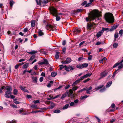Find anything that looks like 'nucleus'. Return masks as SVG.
Returning <instances> with one entry per match:
<instances>
[{
    "label": "nucleus",
    "mask_w": 123,
    "mask_h": 123,
    "mask_svg": "<svg viewBox=\"0 0 123 123\" xmlns=\"http://www.w3.org/2000/svg\"><path fill=\"white\" fill-rule=\"evenodd\" d=\"M100 12L96 10H94L93 12L89 13L88 17L86 18V20L87 21L89 20L91 21L94 19L96 17L101 16Z\"/></svg>",
    "instance_id": "nucleus-1"
},
{
    "label": "nucleus",
    "mask_w": 123,
    "mask_h": 123,
    "mask_svg": "<svg viewBox=\"0 0 123 123\" xmlns=\"http://www.w3.org/2000/svg\"><path fill=\"white\" fill-rule=\"evenodd\" d=\"M104 18L106 21L109 23H112L114 22V17L111 13L109 12L106 13Z\"/></svg>",
    "instance_id": "nucleus-2"
},
{
    "label": "nucleus",
    "mask_w": 123,
    "mask_h": 123,
    "mask_svg": "<svg viewBox=\"0 0 123 123\" xmlns=\"http://www.w3.org/2000/svg\"><path fill=\"white\" fill-rule=\"evenodd\" d=\"M50 10L51 13L53 16H56V20L57 21H59L61 19L59 16H57L58 13L56 9L53 7H52L50 8Z\"/></svg>",
    "instance_id": "nucleus-3"
},
{
    "label": "nucleus",
    "mask_w": 123,
    "mask_h": 123,
    "mask_svg": "<svg viewBox=\"0 0 123 123\" xmlns=\"http://www.w3.org/2000/svg\"><path fill=\"white\" fill-rule=\"evenodd\" d=\"M60 0H44L43 1H42L41 0H39V2H38V0H36V1L37 5H40V6H44L45 5V4L47 3L49 1H59Z\"/></svg>",
    "instance_id": "nucleus-4"
},
{
    "label": "nucleus",
    "mask_w": 123,
    "mask_h": 123,
    "mask_svg": "<svg viewBox=\"0 0 123 123\" xmlns=\"http://www.w3.org/2000/svg\"><path fill=\"white\" fill-rule=\"evenodd\" d=\"M6 89L7 91L5 92V96L6 98H8L10 97L9 95L11 94L12 88L10 86H7L6 87Z\"/></svg>",
    "instance_id": "nucleus-5"
},
{
    "label": "nucleus",
    "mask_w": 123,
    "mask_h": 123,
    "mask_svg": "<svg viewBox=\"0 0 123 123\" xmlns=\"http://www.w3.org/2000/svg\"><path fill=\"white\" fill-rule=\"evenodd\" d=\"M46 28L47 30L50 31H54L55 29V26L54 25L48 24L46 25Z\"/></svg>",
    "instance_id": "nucleus-6"
},
{
    "label": "nucleus",
    "mask_w": 123,
    "mask_h": 123,
    "mask_svg": "<svg viewBox=\"0 0 123 123\" xmlns=\"http://www.w3.org/2000/svg\"><path fill=\"white\" fill-rule=\"evenodd\" d=\"M95 25L93 23H88L87 25V28L90 30L91 29L93 28H95Z\"/></svg>",
    "instance_id": "nucleus-7"
},
{
    "label": "nucleus",
    "mask_w": 123,
    "mask_h": 123,
    "mask_svg": "<svg viewBox=\"0 0 123 123\" xmlns=\"http://www.w3.org/2000/svg\"><path fill=\"white\" fill-rule=\"evenodd\" d=\"M107 72L106 70H105L100 73V76L101 79L103 77H104L107 76Z\"/></svg>",
    "instance_id": "nucleus-8"
},
{
    "label": "nucleus",
    "mask_w": 123,
    "mask_h": 123,
    "mask_svg": "<svg viewBox=\"0 0 123 123\" xmlns=\"http://www.w3.org/2000/svg\"><path fill=\"white\" fill-rule=\"evenodd\" d=\"M71 61V59L69 57L65 61H61V63L63 64H68L70 63Z\"/></svg>",
    "instance_id": "nucleus-9"
},
{
    "label": "nucleus",
    "mask_w": 123,
    "mask_h": 123,
    "mask_svg": "<svg viewBox=\"0 0 123 123\" xmlns=\"http://www.w3.org/2000/svg\"><path fill=\"white\" fill-rule=\"evenodd\" d=\"M103 31H100L97 33L96 34V37L97 38H98L103 33Z\"/></svg>",
    "instance_id": "nucleus-10"
},
{
    "label": "nucleus",
    "mask_w": 123,
    "mask_h": 123,
    "mask_svg": "<svg viewBox=\"0 0 123 123\" xmlns=\"http://www.w3.org/2000/svg\"><path fill=\"white\" fill-rule=\"evenodd\" d=\"M19 88L21 90L24 92H28V90L25 89V87L22 86H19Z\"/></svg>",
    "instance_id": "nucleus-11"
},
{
    "label": "nucleus",
    "mask_w": 123,
    "mask_h": 123,
    "mask_svg": "<svg viewBox=\"0 0 123 123\" xmlns=\"http://www.w3.org/2000/svg\"><path fill=\"white\" fill-rule=\"evenodd\" d=\"M123 62V60H122L121 62H117L113 66V68H115L117 66L119 65L120 64H122V63Z\"/></svg>",
    "instance_id": "nucleus-12"
},
{
    "label": "nucleus",
    "mask_w": 123,
    "mask_h": 123,
    "mask_svg": "<svg viewBox=\"0 0 123 123\" xmlns=\"http://www.w3.org/2000/svg\"><path fill=\"white\" fill-rule=\"evenodd\" d=\"M32 79L33 82L37 83V77L32 76Z\"/></svg>",
    "instance_id": "nucleus-13"
},
{
    "label": "nucleus",
    "mask_w": 123,
    "mask_h": 123,
    "mask_svg": "<svg viewBox=\"0 0 123 123\" xmlns=\"http://www.w3.org/2000/svg\"><path fill=\"white\" fill-rule=\"evenodd\" d=\"M104 86V85H100L95 88V89L96 90V91L98 90L99 89L102 88Z\"/></svg>",
    "instance_id": "nucleus-14"
},
{
    "label": "nucleus",
    "mask_w": 123,
    "mask_h": 123,
    "mask_svg": "<svg viewBox=\"0 0 123 123\" xmlns=\"http://www.w3.org/2000/svg\"><path fill=\"white\" fill-rule=\"evenodd\" d=\"M80 31L81 30L80 29L77 28V29H75L74 30V32L75 34H76L77 32L79 33L80 32Z\"/></svg>",
    "instance_id": "nucleus-15"
},
{
    "label": "nucleus",
    "mask_w": 123,
    "mask_h": 123,
    "mask_svg": "<svg viewBox=\"0 0 123 123\" xmlns=\"http://www.w3.org/2000/svg\"><path fill=\"white\" fill-rule=\"evenodd\" d=\"M107 60V59L105 57L102 59L100 60L99 61V62L100 63H101L103 62H105Z\"/></svg>",
    "instance_id": "nucleus-16"
},
{
    "label": "nucleus",
    "mask_w": 123,
    "mask_h": 123,
    "mask_svg": "<svg viewBox=\"0 0 123 123\" xmlns=\"http://www.w3.org/2000/svg\"><path fill=\"white\" fill-rule=\"evenodd\" d=\"M112 83V82L111 81L108 82L106 85V87L107 88L110 87Z\"/></svg>",
    "instance_id": "nucleus-17"
},
{
    "label": "nucleus",
    "mask_w": 123,
    "mask_h": 123,
    "mask_svg": "<svg viewBox=\"0 0 123 123\" xmlns=\"http://www.w3.org/2000/svg\"><path fill=\"white\" fill-rule=\"evenodd\" d=\"M38 33L40 36H42L44 34L43 32L40 30H38Z\"/></svg>",
    "instance_id": "nucleus-18"
},
{
    "label": "nucleus",
    "mask_w": 123,
    "mask_h": 123,
    "mask_svg": "<svg viewBox=\"0 0 123 123\" xmlns=\"http://www.w3.org/2000/svg\"><path fill=\"white\" fill-rule=\"evenodd\" d=\"M57 74V73L55 72H53L51 74V75L53 77H55Z\"/></svg>",
    "instance_id": "nucleus-19"
},
{
    "label": "nucleus",
    "mask_w": 123,
    "mask_h": 123,
    "mask_svg": "<svg viewBox=\"0 0 123 123\" xmlns=\"http://www.w3.org/2000/svg\"><path fill=\"white\" fill-rule=\"evenodd\" d=\"M31 107L32 108H35L36 109H38L37 106V105H32L31 106Z\"/></svg>",
    "instance_id": "nucleus-20"
},
{
    "label": "nucleus",
    "mask_w": 123,
    "mask_h": 123,
    "mask_svg": "<svg viewBox=\"0 0 123 123\" xmlns=\"http://www.w3.org/2000/svg\"><path fill=\"white\" fill-rule=\"evenodd\" d=\"M37 52V51L33 50L31 52H28V53L30 54L33 55L36 53Z\"/></svg>",
    "instance_id": "nucleus-21"
},
{
    "label": "nucleus",
    "mask_w": 123,
    "mask_h": 123,
    "mask_svg": "<svg viewBox=\"0 0 123 123\" xmlns=\"http://www.w3.org/2000/svg\"><path fill=\"white\" fill-rule=\"evenodd\" d=\"M59 52H56V54L55 55V57L56 59H58L59 57Z\"/></svg>",
    "instance_id": "nucleus-22"
},
{
    "label": "nucleus",
    "mask_w": 123,
    "mask_h": 123,
    "mask_svg": "<svg viewBox=\"0 0 123 123\" xmlns=\"http://www.w3.org/2000/svg\"><path fill=\"white\" fill-rule=\"evenodd\" d=\"M29 65V64L26 63L24 64L22 68H26L28 67Z\"/></svg>",
    "instance_id": "nucleus-23"
},
{
    "label": "nucleus",
    "mask_w": 123,
    "mask_h": 123,
    "mask_svg": "<svg viewBox=\"0 0 123 123\" xmlns=\"http://www.w3.org/2000/svg\"><path fill=\"white\" fill-rule=\"evenodd\" d=\"M92 73H88L86 74L85 75H84L85 78L90 77L92 75Z\"/></svg>",
    "instance_id": "nucleus-24"
},
{
    "label": "nucleus",
    "mask_w": 123,
    "mask_h": 123,
    "mask_svg": "<svg viewBox=\"0 0 123 123\" xmlns=\"http://www.w3.org/2000/svg\"><path fill=\"white\" fill-rule=\"evenodd\" d=\"M35 21L34 20H32L31 22V25L32 27H34L35 25Z\"/></svg>",
    "instance_id": "nucleus-25"
},
{
    "label": "nucleus",
    "mask_w": 123,
    "mask_h": 123,
    "mask_svg": "<svg viewBox=\"0 0 123 123\" xmlns=\"http://www.w3.org/2000/svg\"><path fill=\"white\" fill-rule=\"evenodd\" d=\"M80 80L79 79L77 80L74 82V83H73V85H75L79 83L80 82Z\"/></svg>",
    "instance_id": "nucleus-26"
},
{
    "label": "nucleus",
    "mask_w": 123,
    "mask_h": 123,
    "mask_svg": "<svg viewBox=\"0 0 123 123\" xmlns=\"http://www.w3.org/2000/svg\"><path fill=\"white\" fill-rule=\"evenodd\" d=\"M83 68H84L88 66V64L87 63H84L82 64Z\"/></svg>",
    "instance_id": "nucleus-27"
},
{
    "label": "nucleus",
    "mask_w": 123,
    "mask_h": 123,
    "mask_svg": "<svg viewBox=\"0 0 123 123\" xmlns=\"http://www.w3.org/2000/svg\"><path fill=\"white\" fill-rule=\"evenodd\" d=\"M92 89V87L91 86H90L89 88L86 87L84 88L85 90L86 91H89Z\"/></svg>",
    "instance_id": "nucleus-28"
},
{
    "label": "nucleus",
    "mask_w": 123,
    "mask_h": 123,
    "mask_svg": "<svg viewBox=\"0 0 123 123\" xmlns=\"http://www.w3.org/2000/svg\"><path fill=\"white\" fill-rule=\"evenodd\" d=\"M116 26H113L112 27L111 29H110V31H112L113 30L115 29L116 28Z\"/></svg>",
    "instance_id": "nucleus-29"
},
{
    "label": "nucleus",
    "mask_w": 123,
    "mask_h": 123,
    "mask_svg": "<svg viewBox=\"0 0 123 123\" xmlns=\"http://www.w3.org/2000/svg\"><path fill=\"white\" fill-rule=\"evenodd\" d=\"M43 62L44 64H48L49 63L48 61L46 59L43 60Z\"/></svg>",
    "instance_id": "nucleus-30"
},
{
    "label": "nucleus",
    "mask_w": 123,
    "mask_h": 123,
    "mask_svg": "<svg viewBox=\"0 0 123 123\" xmlns=\"http://www.w3.org/2000/svg\"><path fill=\"white\" fill-rule=\"evenodd\" d=\"M77 68H83L82 64L78 65L76 66Z\"/></svg>",
    "instance_id": "nucleus-31"
},
{
    "label": "nucleus",
    "mask_w": 123,
    "mask_h": 123,
    "mask_svg": "<svg viewBox=\"0 0 123 123\" xmlns=\"http://www.w3.org/2000/svg\"><path fill=\"white\" fill-rule=\"evenodd\" d=\"M66 94L65 93L62 95L61 97V99H63V98H65L66 96Z\"/></svg>",
    "instance_id": "nucleus-32"
},
{
    "label": "nucleus",
    "mask_w": 123,
    "mask_h": 123,
    "mask_svg": "<svg viewBox=\"0 0 123 123\" xmlns=\"http://www.w3.org/2000/svg\"><path fill=\"white\" fill-rule=\"evenodd\" d=\"M118 43H114L113 45V47L115 48H117L118 46Z\"/></svg>",
    "instance_id": "nucleus-33"
},
{
    "label": "nucleus",
    "mask_w": 123,
    "mask_h": 123,
    "mask_svg": "<svg viewBox=\"0 0 123 123\" xmlns=\"http://www.w3.org/2000/svg\"><path fill=\"white\" fill-rule=\"evenodd\" d=\"M18 92V91L16 89H14L13 90V93L15 95H16L17 94Z\"/></svg>",
    "instance_id": "nucleus-34"
},
{
    "label": "nucleus",
    "mask_w": 123,
    "mask_h": 123,
    "mask_svg": "<svg viewBox=\"0 0 123 123\" xmlns=\"http://www.w3.org/2000/svg\"><path fill=\"white\" fill-rule=\"evenodd\" d=\"M13 102L16 104H19L20 103V102L17 101L16 99H14Z\"/></svg>",
    "instance_id": "nucleus-35"
},
{
    "label": "nucleus",
    "mask_w": 123,
    "mask_h": 123,
    "mask_svg": "<svg viewBox=\"0 0 123 123\" xmlns=\"http://www.w3.org/2000/svg\"><path fill=\"white\" fill-rule=\"evenodd\" d=\"M14 2L13 0L10 1L9 3L10 6L11 7H12V6L14 4Z\"/></svg>",
    "instance_id": "nucleus-36"
},
{
    "label": "nucleus",
    "mask_w": 123,
    "mask_h": 123,
    "mask_svg": "<svg viewBox=\"0 0 123 123\" xmlns=\"http://www.w3.org/2000/svg\"><path fill=\"white\" fill-rule=\"evenodd\" d=\"M69 106V105L68 104H67L66 105L64 106L63 108V109H66L68 108Z\"/></svg>",
    "instance_id": "nucleus-37"
},
{
    "label": "nucleus",
    "mask_w": 123,
    "mask_h": 123,
    "mask_svg": "<svg viewBox=\"0 0 123 123\" xmlns=\"http://www.w3.org/2000/svg\"><path fill=\"white\" fill-rule=\"evenodd\" d=\"M60 112L61 111L60 110H55L54 111V113H60Z\"/></svg>",
    "instance_id": "nucleus-38"
},
{
    "label": "nucleus",
    "mask_w": 123,
    "mask_h": 123,
    "mask_svg": "<svg viewBox=\"0 0 123 123\" xmlns=\"http://www.w3.org/2000/svg\"><path fill=\"white\" fill-rule=\"evenodd\" d=\"M64 67L66 70L68 71H69V66L67 67L66 65H65Z\"/></svg>",
    "instance_id": "nucleus-39"
},
{
    "label": "nucleus",
    "mask_w": 123,
    "mask_h": 123,
    "mask_svg": "<svg viewBox=\"0 0 123 123\" xmlns=\"http://www.w3.org/2000/svg\"><path fill=\"white\" fill-rule=\"evenodd\" d=\"M118 70H119V69H117L115 71V72L113 74V76H112V77H115L116 74L117 73V72L118 71Z\"/></svg>",
    "instance_id": "nucleus-40"
},
{
    "label": "nucleus",
    "mask_w": 123,
    "mask_h": 123,
    "mask_svg": "<svg viewBox=\"0 0 123 123\" xmlns=\"http://www.w3.org/2000/svg\"><path fill=\"white\" fill-rule=\"evenodd\" d=\"M88 97V96L87 95H85V96H82L81 97L80 99H81L82 100V99H83L84 98H87Z\"/></svg>",
    "instance_id": "nucleus-41"
},
{
    "label": "nucleus",
    "mask_w": 123,
    "mask_h": 123,
    "mask_svg": "<svg viewBox=\"0 0 123 123\" xmlns=\"http://www.w3.org/2000/svg\"><path fill=\"white\" fill-rule=\"evenodd\" d=\"M69 92L68 91H67L65 93L66 94V95H67L69 96L71 95Z\"/></svg>",
    "instance_id": "nucleus-42"
},
{
    "label": "nucleus",
    "mask_w": 123,
    "mask_h": 123,
    "mask_svg": "<svg viewBox=\"0 0 123 123\" xmlns=\"http://www.w3.org/2000/svg\"><path fill=\"white\" fill-rule=\"evenodd\" d=\"M59 66H60L59 69L60 70H62L63 68H64V66H63V65H59Z\"/></svg>",
    "instance_id": "nucleus-43"
},
{
    "label": "nucleus",
    "mask_w": 123,
    "mask_h": 123,
    "mask_svg": "<svg viewBox=\"0 0 123 123\" xmlns=\"http://www.w3.org/2000/svg\"><path fill=\"white\" fill-rule=\"evenodd\" d=\"M119 65L118 67V69H120L123 67V65L122 64H120Z\"/></svg>",
    "instance_id": "nucleus-44"
},
{
    "label": "nucleus",
    "mask_w": 123,
    "mask_h": 123,
    "mask_svg": "<svg viewBox=\"0 0 123 123\" xmlns=\"http://www.w3.org/2000/svg\"><path fill=\"white\" fill-rule=\"evenodd\" d=\"M5 88V86H3L0 89V93H1L2 92V90L3 89Z\"/></svg>",
    "instance_id": "nucleus-45"
},
{
    "label": "nucleus",
    "mask_w": 123,
    "mask_h": 123,
    "mask_svg": "<svg viewBox=\"0 0 123 123\" xmlns=\"http://www.w3.org/2000/svg\"><path fill=\"white\" fill-rule=\"evenodd\" d=\"M118 34L117 33H116L114 35V37L115 38H117L118 37Z\"/></svg>",
    "instance_id": "nucleus-46"
},
{
    "label": "nucleus",
    "mask_w": 123,
    "mask_h": 123,
    "mask_svg": "<svg viewBox=\"0 0 123 123\" xmlns=\"http://www.w3.org/2000/svg\"><path fill=\"white\" fill-rule=\"evenodd\" d=\"M83 56H82V57H80L78 59V61H80L81 60H83L84 59V58H83Z\"/></svg>",
    "instance_id": "nucleus-47"
},
{
    "label": "nucleus",
    "mask_w": 123,
    "mask_h": 123,
    "mask_svg": "<svg viewBox=\"0 0 123 123\" xmlns=\"http://www.w3.org/2000/svg\"><path fill=\"white\" fill-rule=\"evenodd\" d=\"M82 11V9H79L75 10L76 12H80Z\"/></svg>",
    "instance_id": "nucleus-48"
},
{
    "label": "nucleus",
    "mask_w": 123,
    "mask_h": 123,
    "mask_svg": "<svg viewBox=\"0 0 123 123\" xmlns=\"http://www.w3.org/2000/svg\"><path fill=\"white\" fill-rule=\"evenodd\" d=\"M105 87L103 88H102L99 91V92H102L105 91Z\"/></svg>",
    "instance_id": "nucleus-49"
},
{
    "label": "nucleus",
    "mask_w": 123,
    "mask_h": 123,
    "mask_svg": "<svg viewBox=\"0 0 123 123\" xmlns=\"http://www.w3.org/2000/svg\"><path fill=\"white\" fill-rule=\"evenodd\" d=\"M78 88V87L77 86L73 87L72 88V89L74 91H75L77 90Z\"/></svg>",
    "instance_id": "nucleus-50"
},
{
    "label": "nucleus",
    "mask_w": 123,
    "mask_h": 123,
    "mask_svg": "<svg viewBox=\"0 0 123 123\" xmlns=\"http://www.w3.org/2000/svg\"><path fill=\"white\" fill-rule=\"evenodd\" d=\"M94 117L97 120L98 122H100L101 120L98 117L96 116H95Z\"/></svg>",
    "instance_id": "nucleus-51"
},
{
    "label": "nucleus",
    "mask_w": 123,
    "mask_h": 123,
    "mask_svg": "<svg viewBox=\"0 0 123 123\" xmlns=\"http://www.w3.org/2000/svg\"><path fill=\"white\" fill-rule=\"evenodd\" d=\"M16 123V121L14 120H13L12 121L9 122V123Z\"/></svg>",
    "instance_id": "nucleus-52"
},
{
    "label": "nucleus",
    "mask_w": 123,
    "mask_h": 123,
    "mask_svg": "<svg viewBox=\"0 0 123 123\" xmlns=\"http://www.w3.org/2000/svg\"><path fill=\"white\" fill-rule=\"evenodd\" d=\"M90 79L89 78H88L87 79H86V80H85L84 81H83V82L84 83H86L88 81L90 80Z\"/></svg>",
    "instance_id": "nucleus-53"
},
{
    "label": "nucleus",
    "mask_w": 123,
    "mask_h": 123,
    "mask_svg": "<svg viewBox=\"0 0 123 123\" xmlns=\"http://www.w3.org/2000/svg\"><path fill=\"white\" fill-rule=\"evenodd\" d=\"M35 58V55H32L30 59V60H33Z\"/></svg>",
    "instance_id": "nucleus-54"
},
{
    "label": "nucleus",
    "mask_w": 123,
    "mask_h": 123,
    "mask_svg": "<svg viewBox=\"0 0 123 123\" xmlns=\"http://www.w3.org/2000/svg\"><path fill=\"white\" fill-rule=\"evenodd\" d=\"M108 30V28H103L102 29V30L104 32V31H106Z\"/></svg>",
    "instance_id": "nucleus-55"
},
{
    "label": "nucleus",
    "mask_w": 123,
    "mask_h": 123,
    "mask_svg": "<svg viewBox=\"0 0 123 123\" xmlns=\"http://www.w3.org/2000/svg\"><path fill=\"white\" fill-rule=\"evenodd\" d=\"M87 2L86 1H84L82 3L81 5L82 6H84L87 4Z\"/></svg>",
    "instance_id": "nucleus-56"
},
{
    "label": "nucleus",
    "mask_w": 123,
    "mask_h": 123,
    "mask_svg": "<svg viewBox=\"0 0 123 123\" xmlns=\"http://www.w3.org/2000/svg\"><path fill=\"white\" fill-rule=\"evenodd\" d=\"M123 30H120L119 32V34L121 35H122L123 33Z\"/></svg>",
    "instance_id": "nucleus-57"
},
{
    "label": "nucleus",
    "mask_w": 123,
    "mask_h": 123,
    "mask_svg": "<svg viewBox=\"0 0 123 123\" xmlns=\"http://www.w3.org/2000/svg\"><path fill=\"white\" fill-rule=\"evenodd\" d=\"M101 44V43L100 42L98 41L95 44L96 45H98Z\"/></svg>",
    "instance_id": "nucleus-58"
},
{
    "label": "nucleus",
    "mask_w": 123,
    "mask_h": 123,
    "mask_svg": "<svg viewBox=\"0 0 123 123\" xmlns=\"http://www.w3.org/2000/svg\"><path fill=\"white\" fill-rule=\"evenodd\" d=\"M115 106V105L114 103H113L111 104V107L112 108H114Z\"/></svg>",
    "instance_id": "nucleus-59"
},
{
    "label": "nucleus",
    "mask_w": 123,
    "mask_h": 123,
    "mask_svg": "<svg viewBox=\"0 0 123 123\" xmlns=\"http://www.w3.org/2000/svg\"><path fill=\"white\" fill-rule=\"evenodd\" d=\"M85 42L84 41H83L81 42L80 44H79V47H80Z\"/></svg>",
    "instance_id": "nucleus-60"
},
{
    "label": "nucleus",
    "mask_w": 123,
    "mask_h": 123,
    "mask_svg": "<svg viewBox=\"0 0 123 123\" xmlns=\"http://www.w3.org/2000/svg\"><path fill=\"white\" fill-rule=\"evenodd\" d=\"M26 96L27 97V98H31L32 97V96L27 94V95Z\"/></svg>",
    "instance_id": "nucleus-61"
},
{
    "label": "nucleus",
    "mask_w": 123,
    "mask_h": 123,
    "mask_svg": "<svg viewBox=\"0 0 123 123\" xmlns=\"http://www.w3.org/2000/svg\"><path fill=\"white\" fill-rule=\"evenodd\" d=\"M85 78V76L84 75L83 76H82V77H81L79 79L80 81L82 80L83 79H84Z\"/></svg>",
    "instance_id": "nucleus-62"
},
{
    "label": "nucleus",
    "mask_w": 123,
    "mask_h": 123,
    "mask_svg": "<svg viewBox=\"0 0 123 123\" xmlns=\"http://www.w3.org/2000/svg\"><path fill=\"white\" fill-rule=\"evenodd\" d=\"M92 58V55H90V56L88 57V59L89 60H91Z\"/></svg>",
    "instance_id": "nucleus-63"
},
{
    "label": "nucleus",
    "mask_w": 123,
    "mask_h": 123,
    "mask_svg": "<svg viewBox=\"0 0 123 123\" xmlns=\"http://www.w3.org/2000/svg\"><path fill=\"white\" fill-rule=\"evenodd\" d=\"M20 65L19 64H17L15 67V69H17L19 66Z\"/></svg>",
    "instance_id": "nucleus-64"
}]
</instances>
